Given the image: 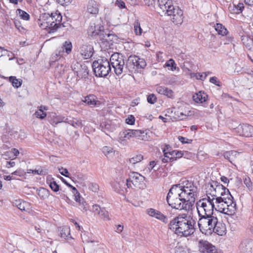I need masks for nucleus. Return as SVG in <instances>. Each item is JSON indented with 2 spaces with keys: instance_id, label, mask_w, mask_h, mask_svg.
Wrapping results in <instances>:
<instances>
[{
  "instance_id": "obj_30",
  "label": "nucleus",
  "mask_w": 253,
  "mask_h": 253,
  "mask_svg": "<svg viewBox=\"0 0 253 253\" xmlns=\"http://www.w3.org/2000/svg\"><path fill=\"white\" fill-rule=\"evenodd\" d=\"M59 231L60 236L61 238L64 239H68L69 238H71V237L69 236L70 235V230L69 227L67 226L60 227Z\"/></svg>"
},
{
  "instance_id": "obj_64",
  "label": "nucleus",
  "mask_w": 253,
  "mask_h": 253,
  "mask_svg": "<svg viewBox=\"0 0 253 253\" xmlns=\"http://www.w3.org/2000/svg\"><path fill=\"white\" fill-rule=\"evenodd\" d=\"M60 173L62 175L65 176V177H69V174L68 170L66 169H64L62 168L61 169H59Z\"/></svg>"
},
{
  "instance_id": "obj_61",
  "label": "nucleus",
  "mask_w": 253,
  "mask_h": 253,
  "mask_svg": "<svg viewBox=\"0 0 253 253\" xmlns=\"http://www.w3.org/2000/svg\"><path fill=\"white\" fill-rule=\"evenodd\" d=\"M42 170H33L31 169H29L27 170V173H32L33 174H38V175H41L42 174Z\"/></svg>"
},
{
  "instance_id": "obj_28",
  "label": "nucleus",
  "mask_w": 253,
  "mask_h": 253,
  "mask_svg": "<svg viewBox=\"0 0 253 253\" xmlns=\"http://www.w3.org/2000/svg\"><path fill=\"white\" fill-rule=\"evenodd\" d=\"M72 44L71 42L69 41H65L62 45L61 47H59V48L61 49L62 51H63V53L64 54H66V56L67 55L69 54L72 49Z\"/></svg>"
},
{
  "instance_id": "obj_33",
  "label": "nucleus",
  "mask_w": 253,
  "mask_h": 253,
  "mask_svg": "<svg viewBox=\"0 0 253 253\" xmlns=\"http://www.w3.org/2000/svg\"><path fill=\"white\" fill-rule=\"evenodd\" d=\"M215 30L217 32V33L221 35L222 36L226 35L227 33V30L225 27L220 23H217L215 26Z\"/></svg>"
},
{
  "instance_id": "obj_21",
  "label": "nucleus",
  "mask_w": 253,
  "mask_h": 253,
  "mask_svg": "<svg viewBox=\"0 0 253 253\" xmlns=\"http://www.w3.org/2000/svg\"><path fill=\"white\" fill-rule=\"evenodd\" d=\"M51 20H52V18L50 14L44 13L39 19V25L42 28L47 29V27H48V25L51 22Z\"/></svg>"
},
{
  "instance_id": "obj_62",
  "label": "nucleus",
  "mask_w": 253,
  "mask_h": 253,
  "mask_svg": "<svg viewBox=\"0 0 253 253\" xmlns=\"http://www.w3.org/2000/svg\"><path fill=\"white\" fill-rule=\"evenodd\" d=\"M115 4L121 9L126 8L125 3L121 0H117Z\"/></svg>"
},
{
  "instance_id": "obj_4",
  "label": "nucleus",
  "mask_w": 253,
  "mask_h": 253,
  "mask_svg": "<svg viewBox=\"0 0 253 253\" xmlns=\"http://www.w3.org/2000/svg\"><path fill=\"white\" fill-rule=\"evenodd\" d=\"M227 195L226 197H218L216 199L214 209L221 213L233 215L237 211L236 203L230 193Z\"/></svg>"
},
{
  "instance_id": "obj_54",
  "label": "nucleus",
  "mask_w": 253,
  "mask_h": 253,
  "mask_svg": "<svg viewBox=\"0 0 253 253\" xmlns=\"http://www.w3.org/2000/svg\"><path fill=\"white\" fill-rule=\"evenodd\" d=\"M147 100L149 103L153 104L157 101V97L154 94H150L147 96Z\"/></svg>"
},
{
  "instance_id": "obj_24",
  "label": "nucleus",
  "mask_w": 253,
  "mask_h": 253,
  "mask_svg": "<svg viewBox=\"0 0 253 253\" xmlns=\"http://www.w3.org/2000/svg\"><path fill=\"white\" fill-rule=\"evenodd\" d=\"M212 229H213V231H211V234L212 233H215L218 235L222 236L225 233L226 227L224 224L218 222V219H217V223H215V226H213Z\"/></svg>"
},
{
  "instance_id": "obj_25",
  "label": "nucleus",
  "mask_w": 253,
  "mask_h": 253,
  "mask_svg": "<svg viewBox=\"0 0 253 253\" xmlns=\"http://www.w3.org/2000/svg\"><path fill=\"white\" fill-rule=\"evenodd\" d=\"M208 97L206 93L200 91L193 95V99L197 103H203L207 100Z\"/></svg>"
},
{
  "instance_id": "obj_17",
  "label": "nucleus",
  "mask_w": 253,
  "mask_h": 253,
  "mask_svg": "<svg viewBox=\"0 0 253 253\" xmlns=\"http://www.w3.org/2000/svg\"><path fill=\"white\" fill-rule=\"evenodd\" d=\"M239 249L242 253H253V240H243L241 243Z\"/></svg>"
},
{
  "instance_id": "obj_50",
  "label": "nucleus",
  "mask_w": 253,
  "mask_h": 253,
  "mask_svg": "<svg viewBox=\"0 0 253 253\" xmlns=\"http://www.w3.org/2000/svg\"><path fill=\"white\" fill-rule=\"evenodd\" d=\"M38 195L42 199H45L47 197L48 190L44 188H41L38 190Z\"/></svg>"
},
{
  "instance_id": "obj_63",
  "label": "nucleus",
  "mask_w": 253,
  "mask_h": 253,
  "mask_svg": "<svg viewBox=\"0 0 253 253\" xmlns=\"http://www.w3.org/2000/svg\"><path fill=\"white\" fill-rule=\"evenodd\" d=\"M82 239L83 242L89 243V242H93L92 240L90 239L87 237L86 233H84L83 234H81Z\"/></svg>"
},
{
  "instance_id": "obj_2",
  "label": "nucleus",
  "mask_w": 253,
  "mask_h": 253,
  "mask_svg": "<svg viewBox=\"0 0 253 253\" xmlns=\"http://www.w3.org/2000/svg\"><path fill=\"white\" fill-rule=\"evenodd\" d=\"M111 65L116 75L119 76L122 75L124 71V56L118 52L114 53L110 58V61L106 58L94 61L92 63V67L96 77H105L111 70Z\"/></svg>"
},
{
  "instance_id": "obj_37",
  "label": "nucleus",
  "mask_w": 253,
  "mask_h": 253,
  "mask_svg": "<svg viewBox=\"0 0 253 253\" xmlns=\"http://www.w3.org/2000/svg\"><path fill=\"white\" fill-rule=\"evenodd\" d=\"M47 183L49 184L50 188L53 191L57 192L59 190V186L53 180V178H52L49 179L48 178H47Z\"/></svg>"
},
{
  "instance_id": "obj_8",
  "label": "nucleus",
  "mask_w": 253,
  "mask_h": 253,
  "mask_svg": "<svg viewBox=\"0 0 253 253\" xmlns=\"http://www.w3.org/2000/svg\"><path fill=\"white\" fill-rule=\"evenodd\" d=\"M214 204L201 202L198 201L196 203V208L199 216L213 215V210L214 209Z\"/></svg>"
},
{
  "instance_id": "obj_58",
  "label": "nucleus",
  "mask_w": 253,
  "mask_h": 253,
  "mask_svg": "<svg viewBox=\"0 0 253 253\" xmlns=\"http://www.w3.org/2000/svg\"><path fill=\"white\" fill-rule=\"evenodd\" d=\"M135 118L132 115H129L126 119V123L130 125H132L134 124Z\"/></svg>"
},
{
  "instance_id": "obj_51",
  "label": "nucleus",
  "mask_w": 253,
  "mask_h": 253,
  "mask_svg": "<svg viewBox=\"0 0 253 253\" xmlns=\"http://www.w3.org/2000/svg\"><path fill=\"white\" fill-rule=\"evenodd\" d=\"M209 194H207V195H208ZM215 201V197L214 196H211L210 197L209 196L207 195V198H203L200 200H199V201H200L201 202H204V203H211V204H214V205L215 204V202H214V201Z\"/></svg>"
},
{
  "instance_id": "obj_19",
  "label": "nucleus",
  "mask_w": 253,
  "mask_h": 253,
  "mask_svg": "<svg viewBox=\"0 0 253 253\" xmlns=\"http://www.w3.org/2000/svg\"><path fill=\"white\" fill-rule=\"evenodd\" d=\"M83 101L86 103L90 107L98 106L100 104V102L97 97L94 94H89L84 97Z\"/></svg>"
},
{
  "instance_id": "obj_36",
  "label": "nucleus",
  "mask_w": 253,
  "mask_h": 253,
  "mask_svg": "<svg viewBox=\"0 0 253 253\" xmlns=\"http://www.w3.org/2000/svg\"><path fill=\"white\" fill-rule=\"evenodd\" d=\"M63 119L62 116H57L54 114L49 121V123L53 126H55L58 124L62 123Z\"/></svg>"
},
{
  "instance_id": "obj_43",
  "label": "nucleus",
  "mask_w": 253,
  "mask_h": 253,
  "mask_svg": "<svg viewBox=\"0 0 253 253\" xmlns=\"http://www.w3.org/2000/svg\"><path fill=\"white\" fill-rule=\"evenodd\" d=\"M70 125L72 126L75 128H82L83 126L82 122L80 120L77 119H72V121L70 122Z\"/></svg>"
},
{
  "instance_id": "obj_5",
  "label": "nucleus",
  "mask_w": 253,
  "mask_h": 253,
  "mask_svg": "<svg viewBox=\"0 0 253 253\" xmlns=\"http://www.w3.org/2000/svg\"><path fill=\"white\" fill-rule=\"evenodd\" d=\"M198 225L200 231L206 235H211V231H213L212 228L217 223L216 216L214 215H208L199 216Z\"/></svg>"
},
{
  "instance_id": "obj_34",
  "label": "nucleus",
  "mask_w": 253,
  "mask_h": 253,
  "mask_svg": "<svg viewBox=\"0 0 253 253\" xmlns=\"http://www.w3.org/2000/svg\"><path fill=\"white\" fill-rule=\"evenodd\" d=\"M14 204L16 207L22 211H26V208H28L29 206V204L28 202L21 200H16Z\"/></svg>"
},
{
  "instance_id": "obj_14",
  "label": "nucleus",
  "mask_w": 253,
  "mask_h": 253,
  "mask_svg": "<svg viewBox=\"0 0 253 253\" xmlns=\"http://www.w3.org/2000/svg\"><path fill=\"white\" fill-rule=\"evenodd\" d=\"M145 180V177L137 172H132L129 175V181L132 183L135 187L141 188L142 185Z\"/></svg>"
},
{
  "instance_id": "obj_1",
  "label": "nucleus",
  "mask_w": 253,
  "mask_h": 253,
  "mask_svg": "<svg viewBox=\"0 0 253 253\" xmlns=\"http://www.w3.org/2000/svg\"><path fill=\"white\" fill-rule=\"evenodd\" d=\"M197 194V186L187 181L183 185H173L167 195V201L173 209L188 211L192 210Z\"/></svg>"
},
{
  "instance_id": "obj_35",
  "label": "nucleus",
  "mask_w": 253,
  "mask_h": 253,
  "mask_svg": "<svg viewBox=\"0 0 253 253\" xmlns=\"http://www.w3.org/2000/svg\"><path fill=\"white\" fill-rule=\"evenodd\" d=\"M8 80L12 83L13 87L18 88L22 85V81L19 79H16L14 76H10L8 78Z\"/></svg>"
},
{
  "instance_id": "obj_9",
  "label": "nucleus",
  "mask_w": 253,
  "mask_h": 253,
  "mask_svg": "<svg viewBox=\"0 0 253 253\" xmlns=\"http://www.w3.org/2000/svg\"><path fill=\"white\" fill-rule=\"evenodd\" d=\"M211 187L213 189V191L210 193L211 196H214L215 199L218 197H226L228 193H230L229 190L222 184L216 181L213 182L211 185Z\"/></svg>"
},
{
  "instance_id": "obj_6",
  "label": "nucleus",
  "mask_w": 253,
  "mask_h": 253,
  "mask_svg": "<svg viewBox=\"0 0 253 253\" xmlns=\"http://www.w3.org/2000/svg\"><path fill=\"white\" fill-rule=\"evenodd\" d=\"M146 63L143 58H140L135 55H131L126 62V67H124V73H138L139 69H143Z\"/></svg>"
},
{
  "instance_id": "obj_38",
  "label": "nucleus",
  "mask_w": 253,
  "mask_h": 253,
  "mask_svg": "<svg viewBox=\"0 0 253 253\" xmlns=\"http://www.w3.org/2000/svg\"><path fill=\"white\" fill-rule=\"evenodd\" d=\"M72 193H73L74 197H75L74 200L77 202H78L79 204H82L83 206L84 207V204H85V202L84 200L81 202V197L80 194L79 193V192L78 191V190H77V189L75 187H73Z\"/></svg>"
},
{
  "instance_id": "obj_45",
  "label": "nucleus",
  "mask_w": 253,
  "mask_h": 253,
  "mask_svg": "<svg viewBox=\"0 0 253 253\" xmlns=\"http://www.w3.org/2000/svg\"><path fill=\"white\" fill-rule=\"evenodd\" d=\"M190 76L191 78H195L197 80L204 81L207 77V75H204L203 73H191L190 74Z\"/></svg>"
},
{
  "instance_id": "obj_18",
  "label": "nucleus",
  "mask_w": 253,
  "mask_h": 253,
  "mask_svg": "<svg viewBox=\"0 0 253 253\" xmlns=\"http://www.w3.org/2000/svg\"><path fill=\"white\" fill-rule=\"evenodd\" d=\"M103 27L100 25H91L87 31L88 35L92 37L96 38L103 35Z\"/></svg>"
},
{
  "instance_id": "obj_44",
  "label": "nucleus",
  "mask_w": 253,
  "mask_h": 253,
  "mask_svg": "<svg viewBox=\"0 0 253 253\" xmlns=\"http://www.w3.org/2000/svg\"><path fill=\"white\" fill-rule=\"evenodd\" d=\"M100 128L102 131L106 132V131L111 130V126L109 123L106 122H103L100 125Z\"/></svg>"
},
{
  "instance_id": "obj_47",
  "label": "nucleus",
  "mask_w": 253,
  "mask_h": 253,
  "mask_svg": "<svg viewBox=\"0 0 253 253\" xmlns=\"http://www.w3.org/2000/svg\"><path fill=\"white\" fill-rule=\"evenodd\" d=\"M143 159V156L141 154L137 155L129 159V162L132 164L141 162Z\"/></svg>"
},
{
  "instance_id": "obj_16",
  "label": "nucleus",
  "mask_w": 253,
  "mask_h": 253,
  "mask_svg": "<svg viewBox=\"0 0 253 253\" xmlns=\"http://www.w3.org/2000/svg\"><path fill=\"white\" fill-rule=\"evenodd\" d=\"M79 52L84 59L90 58L94 53V49L91 45H83L79 49Z\"/></svg>"
},
{
  "instance_id": "obj_10",
  "label": "nucleus",
  "mask_w": 253,
  "mask_h": 253,
  "mask_svg": "<svg viewBox=\"0 0 253 253\" xmlns=\"http://www.w3.org/2000/svg\"><path fill=\"white\" fill-rule=\"evenodd\" d=\"M72 68L78 78L85 79L88 75V69L84 63L76 62L72 65Z\"/></svg>"
},
{
  "instance_id": "obj_27",
  "label": "nucleus",
  "mask_w": 253,
  "mask_h": 253,
  "mask_svg": "<svg viewBox=\"0 0 253 253\" xmlns=\"http://www.w3.org/2000/svg\"><path fill=\"white\" fill-rule=\"evenodd\" d=\"M87 11L92 14H96L98 12V8L96 2L94 0H89L87 7Z\"/></svg>"
},
{
  "instance_id": "obj_3",
  "label": "nucleus",
  "mask_w": 253,
  "mask_h": 253,
  "mask_svg": "<svg viewBox=\"0 0 253 253\" xmlns=\"http://www.w3.org/2000/svg\"><path fill=\"white\" fill-rule=\"evenodd\" d=\"M187 213H180L174 217L169 223V227L177 235L188 237L195 231L196 222Z\"/></svg>"
},
{
  "instance_id": "obj_40",
  "label": "nucleus",
  "mask_w": 253,
  "mask_h": 253,
  "mask_svg": "<svg viewBox=\"0 0 253 253\" xmlns=\"http://www.w3.org/2000/svg\"><path fill=\"white\" fill-rule=\"evenodd\" d=\"M16 12L21 19L24 20H28L30 19V15L26 11L21 9H18L16 10Z\"/></svg>"
},
{
  "instance_id": "obj_42",
  "label": "nucleus",
  "mask_w": 253,
  "mask_h": 253,
  "mask_svg": "<svg viewBox=\"0 0 253 253\" xmlns=\"http://www.w3.org/2000/svg\"><path fill=\"white\" fill-rule=\"evenodd\" d=\"M165 66L167 67H170V70L172 71L176 70L177 68L176 63L172 59H170L167 61Z\"/></svg>"
},
{
  "instance_id": "obj_46",
  "label": "nucleus",
  "mask_w": 253,
  "mask_h": 253,
  "mask_svg": "<svg viewBox=\"0 0 253 253\" xmlns=\"http://www.w3.org/2000/svg\"><path fill=\"white\" fill-rule=\"evenodd\" d=\"M134 31L137 36H140L142 33V29L140 27V23L137 21L134 23Z\"/></svg>"
},
{
  "instance_id": "obj_15",
  "label": "nucleus",
  "mask_w": 253,
  "mask_h": 253,
  "mask_svg": "<svg viewBox=\"0 0 253 253\" xmlns=\"http://www.w3.org/2000/svg\"><path fill=\"white\" fill-rule=\"evenodd\" d=\"M146 213L150 216L155 218L165 223L168 222V218L160 211L153 209L149 208L146 210Z\"/></svg>"
},
{
  "instance_id": "obj_11",
  "label": "nucleus",
  "mask_w": 253,
  "mask_h": 253,
  "mask_svg": "<svg viewBox=\"0 0 253 253\" xmlns=\"http://www.w3.org/2000/svg\"><path fill=\"white\" fill-rule=\"evenodd\" d=\"M199 248L202 253H222L221 250L217 249L215 246L205 240L199 242Z\"/></svg>"
},
{
  "instance_id": "obj_7",
  "label": "nucleus",
  "mask_w": 253,
  "mask_h": 253,
  "mask_svg": "<svg viewBox=\"0 0 253 253\" xmlns=\"http://www.w3.org/2000/svg\"><path fill=\"white\" fill-rule=\"evenodd\" d=\"M168 9L165 14L172 16L171 21L175 25H181L183 21V12L178 6H174L173 4L168 6Z\"/></svg>"
},
{
  "instance_id": "obj_56",
  "label": "nucleus",
  "mask_w": 253,
  "mask_h": 253,
  "mask_svg": "<svg viewBox=\"0 0 253 253\" xmlns=\"http://www.w3.org/2000/svg\"><path fill=\"white\" fill-rule=\"evenodd\" d=\"M102 210V208L98 205L95 204L92 206V211L95 214H97L99 215Z\"/></svg>"
},
{
  "instance_id": "obj_39",
  "label": "nucleus",
  "mask_w": 253,
  "mask_h": 253,
  "mask_svg": "<svg viewBox=\"0 0 253 253\" xmlns=\"http://www.w3.org/2000/svg\"><path fill=\"white\" fill-rule=\"evenodd\" d=\"M49 23L48 27H47L48 31L49 33L55 32L60 26L58 24L53 21H50Z\"/></svg>"
},
{
  "instance_id": "obj_23",
  "label": "nucleus",
  "mask_w": 253,
  "mask_h": 253,
  "mask_svg": "<svg viewBox=\"0 0 253 253\" xmlns=\"http://www.w3.org/2000/svg\"><path fill=\"white\" fill-rule=\"evenodd\" d=\"M240 153L235 150L227 151L223 153V156L225 159L233 164V162L238 158Z\"/></svg>"
},
{
  "instance_id": "obj_55",
  "label": "nucleus",
  "mask_w": 253,
  "mask_h": 253,
  "mask_svg": "<svg viewBox=\"0 0 253 253\" xmlns=\"http://www.w3.org/2000/svg\"><path fill=\"white\" fill-rule=\"evenodd\" d=\"M88 187L90 190L94 192H97L99 190V185L96 183H90Z\"/></svg>"
},
{
  "instance_id": "obj_31",
  "label": "nucleus",
  "mask_w": 253,
  "mask_h": 253,
  "mask_svg": "<svg viewBox=\"0 0 253 253\" xmlns=\"http://www.w3.org/2000/svg\"><path fill=\"white\" fill-rule=\"evenodd\" d=\"M139 139L143 141H149L152 138V132L148 129L142 130Z\"/></svg>"
},
{
  "instance_id": "obj_29",
  "label": "nucleus",
  "mask_w": 253,
  "mask_h": 253,
  "mask_svg": "<svg viewBox=\"0 0 253 253\" xmlns=\"http://www.w3.org/2000/svg\"><path fill=\"white\" fill-rule=\"evenodd\" d=\"M169 154L170 156V160L172 162L176 161L177 159L181 158L183 155V153L181 151L172 150L171 152H169L165 155Z\"/></svg>"
},
{
  "instance_id": "obj_52",
  "label": "nucleus",
  "mask_w": 253,
  "mask_h": 253,
  "mask_svg": "<svg viewBox=\"0 0 253 253\" xmlns=\"http://www.w3.org/2000/svg\"><path fill=\"white\" fill-rule=\"evenodd\" d=\"M102 152L107 157L110 155L112 153H114L113 148L109 146L103 147L102 148Z\"/></svg>"
},
{
  "instance_id": "obj_57",
  "label": "nucleus",
  "mask_w": 253,
  "mask_h": 253,
  "mask_svg": "<svg viewBox=\"0 0 253 253\" xmlns=\"http://www.w3.org/2000/svg\"><path fill=\"white\" fill-rule=\"evenodd\" d=\"M178 139L182 144H188L192 142V139H189L181 136H179Z\"/></svg>"
},
{
  "instance_id": "obj_13",
  "label": "nucleus",
  "mask_w": 253,
  "mask_h": 253,
  "mask_svg": "<svg viewBox=\"0 0 253 253\" xmlns=\"http://www.w3.org/2000/svg\"><path fill=\"white\" fill-rule=\"evenodd\" d=\"M234 131L240 136L253 137V126L249 124H240Z\"/></svg>"
},
{
  "instance_id": "obj_26",
  "label": "nucleus",
  "mask_w": 253,
  "mask_h": 253,
  "mask_svg": "<svg viewBox=\"0 0 253 253\" xmlns=\"http://www.w3.org/2000/svg\"><path fill=\"white\" fill-rule=\"evenodd\" d=\"M132 132V129H128L120 132L119 137V141L123 142L132 138L133 133Z\"/></svg>"
},
{
  "instance_id": "obj_32",
  "label": "nucleus",
  "mask_w": 253,
  "mask_h": 253,
  "mask_svg": "<svg viewBox=\"0 0 253 253\" xmlns=\"http://www.w3.org/2000/svg\"><path fill=\"white\" fill-rule=\"evenodd\" d=\"M160 8L163 12H165L169 5H171V1L169 0H158V1Z\"/></svg>"
},
{
  "instance_id": "obj_60",
  "label": "nucleus",
  "mask_w": 253,
  "mask_h": 253,
  "mask_svg": "<svg viewBox=\"0 0 253 253\" xmlns=\"http://www.w3.org/2000/svg\"><path fill=\"white\" fill-rule=\"evenodd\" d=\"M132 132L133 133V137H136L139 139V137H140L141 134H142V130L132 129Z\"/></svg>"
},
{
  "instance_id": "obj_49",
  "label": "nucleus",
  "mask_w": 253,
  "mask_h": 253,
  "mask_svg": "<svg viewBox=\"0 0 253 253\" xmlns=\"http://www.w3.org/2000/svg\"><path fill=\"white\" fill-rule=\"evenodd\" d=\"M34 115L36 118L41 120L44 119L46 116V113L43 111L42 109H39L38 110L36 111Z\"/></svg>"
},
{
  "instance_id": "obj_20",
  "label": "nucleus",
  "mask_w": 253,
  "mask_h": 253,
  "mask_svg": "<svg viewBox=\"0 0 253 253\" xmlns=\"http://www.w3.org/2000/svg\"><path fill=\"white\" fill-rule=\"evenodd\" d=\"M66 54H64L61 50L59 48H58L52 54L50 61V66L53 65V64L56 61H58L59 60L61 61V62L65 60L64 56Z\"/></svg>"
},
{
  "instance_id": "obj_59",
  "label": "nucleus",
  "mask_w": 253,
  "mask_h": 253,
  "mask_svg": "<svg viewBox=\"0 0 253 253\" xmlns=\"http://www.w3.org/2000/svg\"><path fill=\"white\" fill-rule=\"evenodd\" d=\"M77 178L81 183H83V185H85L84 181L86 179V177L82 173H78L77 175Z\"/></svg>"
},
{
  "instance_id": "obj_41",
  "label": "nucleus",
  "mask_w": 253,
  "mask_h": 253,
  "mask_svg": "<svg viewBox=\"0 0 253 253\" xmlns=\"http://www.w3.org/2000/svg\"><path fill=\"white\" fill-rule=\"evenodd\" d=\"M241 41L247 47H250L251 43H253V39H251L247 36H242Z\"/></svg>"
},
{
  "instance_id": "obj_12",
  "label": "nucleus",
  "mask_w": 253,
  "mask_h": 253,
  "mask_svg": "<svg viewBox=\"0 0 253 253\" xmlns=\"http://www.w3.org/2000/svg\"><path fill=\"white\" fill-rule=\"evenodd\" d=\"M111 186L116 192L121 194H124L126 192H127L126 186L127 188H129L131 186L128 179H127L126 181L121 179L120 180L115 181L111 183Z\"/></svg>"
},
{
  "instance_id": "obj_53",
  "label": "nucleus",
  "mask_w": 253,
  "mask_h": 253,
  "mask_svg": "<svg viewBox=\"0 0 253 253\" xmlns=\"http://www.w3.org/2000/svg\"><path fill=\"white\" fill-rule=\"evenodd\" d=\"M53 15L55 16L56 19H55V22L57 23L58 25L60 27L61 24V22L62 20V16L60 13L57 11L53 13Z\"/></svg>"
},
{
  "instance_id": "obj_22",
  "label": "nucleus",
  "mask_w": 253,
  "mask_h": 253,
  "mask_svg": "<svg viewBox=\"0 0 253 253\" xmlns=\"http://www.w3.org/2000/svg\"><path fill=\"white\" fill-rule=\"evenodd\" d=\"M156 90L159 94L165 95L169 98H174L173 91L167 87L164 86H158L156 87Z\"/></svg>"
},
{
  "instance_id": "obj_48",
  "label": "nucleus",
  "mask_w": 253,
  "mask_h": 253,
  "mask_svg": "<svg viewBox=\"0 0 253 253\" xmlns=\"http://www.w3.org/2000/svg\"><path fill=\"white\" fill-rule=\"evenodd\" d=\"M99 216L104 220H109L110 219L109 212L105 208H102V210L101 211Z\"/></svg>"
}]
</instances>
